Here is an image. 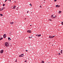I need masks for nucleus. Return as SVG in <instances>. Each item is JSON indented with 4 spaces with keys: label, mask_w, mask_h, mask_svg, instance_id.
I'll list each match as a JSON object with an SVG mask.
<instances>
[{
    "label": "nucleus",
    "mask_w": 63,
    "mask_h": 63,
    "mask_svg": "<svg viewBox=\"0 0 63 63\" xmlns=\"http://www.w3.org/2000/svg\"><path fill=\"white\" fill-rule=\"evenodd\" d=\"M24 56V55H23V54L19 56V57H23V56Z\"/></svg>",
    "instance_id": "f03ea898"
},
{
    "label": "nucleus",
    "mask_w": 63,
    "mask_h": 63,
    "mask_svg": "<svg viewBox=\"0 0 63 63\" xmlns=\"http://www.w3.org/2000/svg\"><path fill=\"white\" fill-rule=\"evenodd\" d=\"M2 39H3V38H1L0 39V41H1V40H2Z\"/></svg>",
    "instance_id": "6ab92c4d"
},
{
    "label": "nucleus",
    "mask_w": 63,
    "mask_h": 63,
    "mask_svg": "<svg viewBox=\"0 0 63 63\" xmlns=\"http://www.w3.org/2000/svg\"><path fill=\"white\" fill-rule=\"evenodd\" d=\"M3 6H5V4H3Z\"/></svg>",
    "instance_id": "a211bd4d"
},
{
    "label": "nucleus",
    "mask_w": 63,
    "mask_h": 63,
    "mask_svg": "<svg viewBox=\"0 0 63 63\" xmlns=\"http://www.w3.org/2000/svg\"><path fill=\"white\" fill-rule=\"evenodd\" d=\"M31 14H32V12H31Z\"/></svg>",
    "instance_id": "864d4df0"
},
{
    "label": "nucleus",
    "mask_w": 63,
    "mask_h": 63,
    "mask_svg": "<svg viewBox=\"0 0 63 63\" xmlns=\"http://www.w3.org/2000/svg\"><path fill=\"white\" fill-rule=\"evenodd\" d=\"M46 0H44V1H45Z\"/></svg>",
    "instance_id": "6e6d98bb"
},
{
    "label": "nucleus",
    "mask_w": 63,
    "mask_h": 63,
    "mask_svg": "<svg viewBox=\"0 0 63 63\" xmlns=\"http://www.w3.org/2000/svg\"><path fill=\"white\" fill-rule=\"evenodd\" d=\"M49 20H50V21H52V20L51 19H49Z\"/></svg>",
    "instance_id": "4be33fe9"
},
{
    "label": "nucleus",
    "mask_w": 63,
    "mask_h": 63,
    "mask_svg": "<svg viewBox=\"0 0 63 63\" xmlns=\"http://www.w3.org/2000/svg\"><path fill=\"white\" fill-rule=\"evenodd\" d=\"M58 8H59V7H60V5H58Z\"/></svg>",
    "instance_id": "bb28decb"
},
{
    "label": "nucleus",
    "mask_w": 63,
    "mask_h": 63,
    "mask_svg": "<svg viewBox=\"0 0 63 63\" xmlns=\"http://www.w3.org/2000/svg\"><path fill=\"white\" fill-rule=\"evenodd\" d=\"M47 9H49V8L48 7L47 8Z\"/></svg>",
    "instance_id": "79ce46f5"
},
{
    "label": "nucleus",
    "mask_w": 63,
    "mask_h": 63,
    "mask_svg": "<svg viewBox=\"0 0 63 63\" xmlns=\"http://www.w3.org/2000/svg\"><path fill=\"white\" fill-rule=\"evenodd\" d=\"M2 11V8L0 9V11Z\"/></svg>",
    "instance_id": "a878e982"
},
{
    "label": "nucleus",
    "mask_w": 63,
    "mask_h": 63,
    "mask_svg": "<svg viewBox=\"0 0 63 63\" xmlns=\"http://www.w3.org/2000/svg\"><path fill=\"white\" fill-rule=\"evenodd\" d=\"M44 3H45V2L44 1Z\"/></svg>",
    "instance_id": "09e8293b"
},
{
    "label": "nucleus",
    "mask_w": 63,
    "mask_h": 63,
    "mask_svg": "<svg viewBox=\"0 0 63 63\" xmlns=\"http://www.w3.org/2000/svg\"><path fill=\"white\" fill-rule=\"evenodd\" d=\"M61 13V11H59V14H60Z\"/></svg>",
    "instance_id": "4468645a"
},
{
    "label": "nucleus",
    "mask_w": 63,
    "mask_h": 63,
    "mask_svg": "<svg viewBox=\"0 0 63 63\" xmlns=\"http://www.w3.org/2000/svg\"><path fill=\"white\" fill-rule=\"evenodd\" d=\"M53 46V45H52V46Z\"/></svg>",
    "instance_id": "8fccbe9b"
},
{
    "label": "nucleus",
    "mask_w": 63,
    "mask_h": 63,
    "mask_svg": "<svg viewBox=\"0 0 63 63\" xmlns=\"http://www.w3.org/2000/svg\"><path fill=\"white\" fill-rule=\"evenodd\" d=\"M15 62H17V60L16 59Z\"/></svg>",
    "instance_id": "c756f323"
},
{
    "label": "nucleus",
    "mask_w": 63,
    "mask_h": 63,
    "mask_svg": "<svg viewBox=\"0 0 63 63\" xmlns=\"http://www.w3.org/2000/svg\"><path fill=\"white\" fill-rule=\"evenodd\" d=\"M59 55H60V53H59Z\"/></svg>",
    "instance_id": "cd10ccee"
},
{
    "label": "nucleus",
    "mask_w": 63,
    "mask_h": 63,
    "mask_svg": "<svg viewBox=\"0 0 63 63\" xmlns=\"http://www.w3.org/2000/svg\"><path fill=\"white\" fill-rule=\"evenodd\" d=\"M5 46L6 47H9V44L7 42H6L5 44Z\"/></svg>",
    "instance_id": "f257e3e1"
},
{
    "label": "nucleus",
    "mask_w": 63,
    "mask_h": 63,
    "mask_svg": "<svg viewBox=\"0 0 63 63\" xmlns=\"http://www.w3.org/2000/svg\"><path fill=\"white\" fill-rule=\"evenodd\" d=\"M6 1H7L5 0V2H6Z\"/></svg>",
    "instance_id": "ea45409f"
},
{
    "label": "nucleus",
    "mask_w": 63,
    "mask_h": 63,
    "mask_svg": "<svg viewBox=\"0 0 63 63\" xmlns=\"http://www.w3.org/2000/svg\"><path fill=\"white\" fill-rule=\"evenodd\" d=\"M49 44H50V43H49Z\"/></svg>",
    "instance_id": "603ef678"
},
{
    "label": "nucleus",
    "mask_w": 63,
    "mask_h": 63,
    "mask_svg": "<svg viewBox=\"0 0 63 63\" xmlns=\"http://www.w3.org/2000/svg\"><path fill=\"white\" fill-rule=\"evenodd\" d=\"M32 37L31 36V37L30 36V37Z\"/></svg>",
    "instance_id": "5fc2aeb1"
},
{
    "label": "nucleus",
    "mask_w": 63,
    "mask_h": 63,
    "mask_svg": "<svg viewBox=\"0 0 63 63\" xmlns=\"http://www.w3.org/2000/svg\"><path fill=\"white\" fill-rule=\"evenodd\" d=\"M16 6H14V7H13L14 9H15V8H16Z\"/></svg>",
    "instance_id": "9b49d317"
},
{
    "label": "nucleus",
    "mask_w": 63,
    "mask_h": 63,
    "mask_svg": "<svg viewBox=\"0 0 63 63\" xmlns=\"http://www.w3.org/2000/svg\"><path fill=\"white\" fill-rule=\"evenodd\" d=\"M49 38H53V37H52L51 36H49Z\"/></svg>",
    "instance_id": "0eeeda50"
},
{
    "label": "nucleus",
    "mask_w": 63,
    "mask_h": 63,
    "mask_svg": "<svg viewBox=\"0 0 63 63\" xmlns=\"http://www.w3.org/2000/svg\"><path fill=\"white\" fill-rule=\"evenodd\" d=\"M3 37L4 38H6V34H4L3 35Z\"/></svg>",
    "instance_id": "7ed1b4c3"
},
{
    "label": "nucleus",
    "mask_w": 63,
    "mask_h": 63,
    "mask_svg": "<svg viewBox=\"0 0 63 63\" xmlns=\"http://www.w3.org/2000/svg\"><path fill=\"white\" fill-rule=\"evenodd\" d=\"M2 9V10H3V9H5V8L4 7L2 8H1Z\"/></svg>",
    "instance_id": "2eb2a0df"
},
{
    "label": "nucleus",
    "mask_w": 63,
    "mask_h": 63,
    "mask_svg": "<svg viewBox=\"0 0 63 63\" xmlns=\"http://www.w3.org/2000/svg\"><path fill=\"white\" fill-rule=\"evenodd\" d=\"M28 12H29V11H28L27 12V13H28Z\"/></svg>",
    "instance_id": "f704fd0d"
},
{
    "label": "nucleus",
    "mask_w": 63,
    "mask_h": 63,
    "mask_svg": "<svg viewBox=\"0 0 63 63\" xmlns=\"http://www.w3.org/2000/svg\"><path fill=\"white\" fill-rule=\"evenodd\" d=\"M49 57H50V56H49Z\"/></svg>",
    "instance_id": "de8ad7c7"
},
{
    "label": "nucleus",
    "mask_w": 63,
    "mask_h": 63,
    "mask_svg": "<svg viewBox=\"0 0 63 63\" xmlns=\"http://www.w3.org/2000/svg\"><path fill=\"white\" fill-rule=\"evenodd\" d=\"M62 25H63V22H62Z\"/></svg>",
    "instance_id": "5701e85b"
},
{
    "label": "nucleus",
    "mask_w": 63,
    "mask_h": 63,
    "mask_svg": "<svg viewBox=\"0 0 63 63\" xmlns=\"http://www.w3.org/2000/svg\"><path fill=\"white\" fill-rule=\"evenodd\" d=\"M36 36H38V37H40L41 36V34H37L36 35Z\"/></svg>",
    "instance_id": "423d86ee"
},
{
    "label": "nucleus",
    "mask_w": 63,
    "mask_h": 63,
    "mask_svg": "<svg viewBox=\"0 0 63 63\" xmlns=\"http://www.w3.org/2000/svg\"><path fill=\"white\" fill-rule=\"evenodd\" d=\"M26 19V18H25V19Z\"/></svg>",
    "instance_id": "c03bdc74"
},
{
    "label": "nucleus",
    "mask_w": 63,
    "mask_h": 63,
    "mask_svg": "<svg viewBox=\"0 0 63 63\" xmlns=\"http://www.w3.org/2000/svg\"><path fill=\"white\" fill-rule=\"evenodd\" d=\"M8 40H9L10 41L11 40V38H10V37H8Z\"/></svg>",
    "instance_id": "f8f14e48"
},
{
    "label": "nucleus",
    "mask_w": 63,
    "mask_h": 63,
    "mask_svg": "<svg viewBox=\"0 0 63 63\" xmlns=\"http://www.w3.org/2000/svg\"><path fill=\"white\" fill-rule=\"evenodd\" d=\"M26 52H27V51H28V50H26Z\"/></svg>",
    "instance_id": "473e14b6"
},
{
    "label": "nucleus",
    "mask_w": 63,
    "mask_h": 63,
    "mask_svg": "<svg viewBox=\"0 0 63 63\" xmlns=\"http://www.w3.org/2000/svg\"><path fill=\"white\" fill-rule=\"evenodd\" d=\"M56 17V16H54L52 18H53V19L55 18Z\"/></svg>",
    "instance_id": "9d476101"
},
{
    "label": "nucleus",
    "mask_w": 63,
    "mask_h": 63,
    "mask_svg": "<svg viewBox=\"0 0 63 63\" xmlns=\"http://www.w3.org/2000/svg\"><path fill=\"white\" fill-rule=\"evenodd\" d=\"M4 52V50H2L0 51V53H3Z\"/></svg>",
    "instance_id": "20e7f679"
},
{
    "label": "nucleus",
    "mask_w": 63,
    "mask_h": 63,
    "mask_svg": "<svg viewBox=\"0 0 63 63\" xmlns=\"http://www.w3.org/2000/svg\"><path fill=\"white\" fill-rule=\"evenodd\" d=\"M8 0H6V1H7Z\"/></svg>",
    "instance_id": "3c124183"
},
{
    "label": "nucleus",
    "mask_w": 63,
    "mask_h": 63,
    "mask_svg": "<svg viewBox=\"0 0 63 63\" xmlns=\"http://www.w3.org/2000/svg\"><path fill=\"white\" fill-rule=\"evenodd\" d=\"M32 26V25H30V26Z\"/></svg>",
    "instance_id": "a19ab883"
},
{
    "label": "nucleus",
    "mask_w": 63,
    "mask_h": 63,
    "mask_svg": "<svg viewBox=\"0 0 63 63\" xmlns=\"http://www.w3.org/2000/svg\"><path fill=\"white\" fill-rule=\"evenodd\" d=\"M62 50H61V53H62Z\"/></svg>",
    "instance_id": "f3484780"
},
{
    "label": "nucleus",
    "mask_w": 63,
    "mask_h": 63,
    "mask_svg": "<svg viewBox=\"0 0 63 63\" xmlns=\"http://www.w3.org/2000/svg\"><path fill=\"white\" fill-rule=\"evenodd\" d=\"M0 16H3V15L2 14H0Z\"/></svg>",
    "instance_id": "412c9836"
},
{
    "label": "nucleus",
    "mask_w": 63,
    "mask_h": 63,
    "mask_svg": "<svg viewBox=\"0 0 63 63\" xmlns=\"http://www.w3.org/2000/svg\"><path fill=\"white\" fill-rule=\"evenodd\" d=\"M59 49L60 50V49L59 48Z\"/></svg>",
    "instance_id": "49530a36"
},
{
    "label": "nucleus",
    "mask_w": 63,
    "mask_h": 63,
    "mask_svg": "<svg viewBox=\"0 0 63 63\" xmlns=\"http://www.w3.org/2000/svg\"><path fill=\"white\" fill-rule=\"evenodd\" d=\"M27 32H28V33H31V31L28 30L27 31Z\"/></svg>",
    "instance_id": "39448f33"
},
{
    "label": "nucleus",
    "mask_w": 63,
    "mask_h": 63,
    "mask_svg": "<svg viewBox=\"0 0 63 63\" xmlns=\"http://www.w3.org/2000/svg\"><path fill=\"white\" fill-rule=\"evenodd\" d=\"M57 0H54V2H56V1H57Z\"/></svg>",
    "instance_id": "393cba45"
},
{
    "label": "nucleus",
    "mask_w": 63,
    "mask_h": 63,
    "mask_svg": "<svg viewBox=\"0 0 63 63\" xmlns=\"http://www.w3.org/2000/svg\"><path fill=\"white\" fill-rule=\"evenodd\" d=\"M30 37V36L29 37V39H30V38H32V37Z\"/></svg>",
    "instance_id": "b1692460"
},
{
    "label": "nucleus",
    "mask_w": 63,
    "mask_h": 63,
    "mask_svg": "<svg viewBox=\"0 0 63 63\" xmlns=\"http://www.w3.org/2000/svg\"><path fill=\"white\" fill-rule=\"evenodd\" d=\"M0 4H1V3H0Z\"/></svg>",
    "instance_id": "4d7b16f0"
},
{
    "label": "nucleus",
    "mask_w": 63,
    "mask_h": 63,
    "mask_svg": "<svg viewBox=\"0 0 63 63\" xmlns=\"http://www.w3.org/2000/svg\"><path fill=\"white\" fill-rule=\"evenodd\" d=\"M10 23L11 24H14V22H10Z\"/></svg>",
    "instance_id": "ddd939ff"
},
{
    "label": "nucleus",
    "mask_w": 63,
    "mask_h": 63,
    "mask_svg": "<svg viewBox=\"0 0 63 63\" xmlns=\"http://www.w3.org/2000/svg\"><path fill=\"white\" fill-rule=\"evenodd\" d=\"M15 3H16V1H15Z\"/></svg>",
    "instance_id": "37998d69"
},
{
    "label": "nucleus",
    "mask_w": 63,
    "mask_h": 63,
    "mask_svg": "<svg viewBox=\"0 0 63 63\" xmlns=\"http://www.w3.org/2000/svg\"><path fill=\"white\" fill-rule=\"evenodd\" d=\"M58 5H56V7H58Z\"/></svg>",
    "instance_id": "dca6fc26"
},
{
    "label": "nucleus",
    "mask_w": 63,
    "mask_h": 63,
    "mask_svg": "<svg viewBox=\"0 0 63 63\" xmlns=\"http://www.w3.org/2000/svg\"><path fill=\"white\" fill-rule=\"evenodd\" d=\"M53 36V37H54L55 36Z\"/></svg>",
    "instance_id": "4c0bfd02"
},
{
    "label": "nucleus",
    "mask_w": 63,
    "mask_h": 63,
    "mask_svg": "<svg viewBox=\"0 0 63 63\" xmlns=\"http://www.w3.org/2000/svg\"><path fill=\"white\" fill-rule=\"evenodd\" d=\"M51 17L52 18H53V17L54 16H53V15H52L51 16Z\"/></svg>",
    "instance_id": "1a4fd4ad"
},
{
    "label": "nucleus",
    "mask_w": 63,
    "mask_h": 63,
    "mask_svg": "<svg viewBox=\"0 0 63 63\" xmlns=\"http://www.w3.org/2000/svg\"><path fill=\"white\" fill-rule=\"evenodd\" d=\"M58 31H60L59 29H58Z\"/></svg>",
    "instance_id": "7c9ffc66"
},
{
    "label": "nucleus",
    "mask_w": 63,
    "mask_h": 63,
    "mask_svg": "<svg viewBox=\"0 0 63 63\" xmlns=\"http://www.w3.org/2000/svg\"><path fill=\"white\" fill-rule=\"evenodd\" d=\"M10 1V2H11V0H8V1Z\"/></svg>",
    "instance_id": "72a5a7b5"
},
{
    "label": "nucleus",
    "mask_w": 63,
    "mask_h": 63,
    "mask_svg": "<svg viewBox=\"0 0 63 63\" xmlns=\"http://www.w3.org/2000/svg\"><path fill=\"white\" fill-rule=\"evenodd\" d=\"M41 63H45V62H44V61H42Z\"/></svg>",
    "instance_id": "6e6552de"
},
{
    "label": "nucleus",
    "mask_w": 63,
    "mask_h": 63,
    "mask_svg": "<svg viewBox=\"0 0 63 63\" xmlns=\"http://www.w3.org/2000/svg\"><path fill=\"white\" fill-rule=\"evenodd\" d=\"M55 55H57V54H56Z\"/></svg>",
    "instance_id": "c9c22d12"
},
{
    "label": "nucleus",
    "mask_w": 63,
    "mask_h": 63,
    "mask_svg": "<svg viewBox=\"0 0 63 63\" xmlns=\"http://www.w3.org/2000/svg\"><path fill=\"white\" fill-rule=\"evenodd\" d=\"M30 6H32V4H30Z\"/></svg>",
    "instance_id": "2f4dec72"
},
{
    "label": "nucleus",
    "mask_w": 63,
    "mask_h": 63,
    "mask_svg": "<svg viewBox=\"0 0 63 63\" xmlns=\"http://www.w3.org/2000/svg\"><path fill=\"white\" fill-rule=\"evenodd\" d=\"M40 8H42V6H40Z\"/></svg>",
    "instance_id": "e433bc0d"
},
{
    "label": "nucleus",
    "mask_w": 63,
    "mask_h": 63,
    "mask_svg": "<svg viewBox=\"0 0 63 63\" xmlns=\"http://www.w3.org/2000/svg\"><path fill=\"white\" fill-rule=\"evenodd\" d=\"M16 9V10H18V8L17 7Z\"/></svg>",
    "instance_id": "aec40b11"
},
{
    "label": "nucleus",
    "mask_w": 63,
    "mask_h": 63,
    "mask_svg": "<svg viewBox=\"0 0 63 63\" xmlns=\"http://www.w3.org/2000/svg\"><path fill=\"white\" fill-rule=\"evenodd\" d=\"M16 53H17V52L16 51Z\"/></svg>",
    "instance_id": "58836bf2"
},
{
    "label": "nucleus",
    "mask_w": 63,
    "mask_h": 63,
    "mask_svg": "<svg viewBox=\"0 0 63 63\" xmlns=\"http://www.w3.org/2000/svg\"><path fill=\"white\" fill-rule=\"evenodd\" d=\"M25 62H27V61L26 60V61H25Z\"/></svg>",
    "instance_id": "c85d7f7f"
},
{
    "label": "nucleus",
    "mask_w": 63,
    "mask_h": 63,
    "mask_svg": "<svg viewBox=\"0 0 63 63\" xmlns=\"http://www.w3.org/2000/svg\"><path fill=\"white\" fill-rule=\"evenodd\" d=\"M3 9H1V10L2 11V10H3Z\"/></svg>",
    "instance_id": "a18cd8bd"
}]
</instances>
